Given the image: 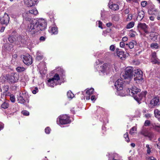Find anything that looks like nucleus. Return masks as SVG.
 Returning <instances> with one entry per match:
<instances>
[{
    "label": "nucleus",
    "instance_id": "obj_1",
    "mask_svg": "<svg viewBox=\"0 0 160 160\" xmlns=\"http://www.w3.org/2000/svg\"><path fill=\"white\" fill-rule=\"evenodd\" d=\"M38 14L37 10L34 8L25 12L22 14L24 19L30 22V23L28 25L27 31L32 35H34L40 31L45 29L47 27V22L44 19L33 20L30 17L33 15H36Z\"/></svg>",
    "mask_w": 160,
    "mask_h": 160
},
{
    "label": "nucleus",
    "instance_id": "obj_2",
    "mask_svg": "<svg viewBox=\"0 0 160 160\" xmlns=\"http://www.w3.org/2000/svg\"><path fill=\"white\" fill-rule=\"evenodd\" d=\"M57 73L55 74L53 77L48 80L47 82L48 85L50 87H53L55 86L58 84H60V77L64 75V72L61 67H58L56 69Z\"/></svg>",
    "mask_w": 160,
    "mask_h": 160
},
{
    "label": "nucleus",
    "instance_id": "obj_3",
    "mask_svg": "<svg viewBox=\"0 0 160 160\" xmlns=\"http://www.w3.org/2000/svg\"><path fill=\"white\" fill-rule=\"evenodd\" d=\"M114 65L111 64L109 63H104L102 65L101 64L99 65L98 66V70L99 72H101L103 73H106V74L112 73L113 72V68L115 69L116 68L114 67Z\"/></svg>",
    "mask_w": 160,
    "mask_h": 160
},
{
    "label": "nucleus",
    "instance_id": "obj_4",
    "mask_svg": "<svg viewBox=\"0 0 160 160\" xmlns=\"http://www.w3.org/2000/svg\"><path fill=\"white\" fill-rule=\"evenodd\" d=\"M133 68L132 67H127L125 70L124 73H122L120 74L121 78L124 79H128L130 80L133 76Z\"/></svg>",
    "mask_w": 160,
    "mask_h": 160
},
{
    "label": "nucleus",
    "instance_id": "obj_5",
    "mask_svg": "<svg viewBox=\"0 0 160 160\" xmlns=\"http://www.w3.org/2000/svg\"><path fill=\"white\" fill-rule=\"evenodd\" d=\"M57 123L61 125L70 123L71 121L70 117L66 114L59 116L57 119Z\"/></svg>",
    "mask_w": 160,
    "mask_h": 160
},
{
    "label": "nucleus",
    "instance_id": "obj_6",
    "mask_svg": "<svg viewBox=\"0 0 160 160\" xmlns=\"http://www.w3.org/2000/svg\"><path fill=\"white\" fill-rule=\"evenodd\" d=\"M120 3L116 0H110L108 3L110 8L112 10L117 11L119 9Z\"/></svg>",
    "mask_w": 160,
    "mask_h": 160
},
{
    "label": "nucleus",
    "instance_id": "obj_7",
    "mask_svg": "<svg viewBox=\"0 0 160 160\" xmlns=\"http://www.w3.org/2000/svg\"><path fill=\"white\" fill-rule=\"evenodd\" d=\"M133 75L135 77V80H141L142 79V72L139 69H135L134 70Z\"/></svg>",
    "mask_w": 160,
    "mask_h": 160
},
{
    "label": "nucleus",
    "instance_id": "obj_8",
    "mask_svg": "<svg viewBox=\"0 0 160 160\" xmlns=\"http://www.w3.org/2000/svg\"><path fill=\"white\" fill-rule=\"evenodd\" d=\"M19 75L16 73H12L9 75V81L11 83H14L18 82L19 79Z\"/></svg>",
    "mask_w": 160,
    "mask_h": 160
},
{
    "label": "nucleus",
    "instance_id": "obj_9",
    "mask_svg": "<svg viewBox=\"0 0 160 160\" xmlns=\"http://www.w3.org/2000/svg\"><path fill=\"white\" fill-rule=\"evenodd\" d=\"M123 78L121 79H118L115 83L114 86L118 91H121L123 89V85L124 81L123 80Z\"/></svg>",
    "mask_w": 160,
    "mask_h": 160
},
{
    "label": "nucleus",
    "instance_id": "obj_10",
    "mask_svg": "<svg viewBox=\"0 0 160 160\" xmlns=\"http://www.w3.org/2000/svg\"><path fill=\"white\" fill-rule=\"evenodd\" d=\"M140 133L145 137H148L150 140L153 138L154 134L152 132H149L146 128H143L140 132Z\"/></svg>",
    "mask_w": 160,
    "mask_h": 160
},
{
    "label": "nucleus",
    "instance_id": "obj_11",
    "mask_svg": "<svg viewBox=\"0 0 160 160\" xmlns=\"http://www.w3.org/2000/svg\"><path fill=\"white\" fill-rule=\"evenodd\" d=\"M23 62L26 65H31L32 62V57L28 54L23 55Z\"/></svg>",
    "mask_w": 160,
    "mask_h": 160
},
{
    "label": "nucleus",
    "instance_id": "obj_12",
    "mask_svg": "<svg viewBox=\"0 0 160 160\" xmlns=\"http://www.w3.org/2000/svg\"><path fill=\"white\" fill-rule=\"evenodd\" d=\"M140 90L136 87L134 86L132 87L131 88H128L127 90V92H129V94L131 95H132L134 97V96H136V94L140 92Z\"/></svg>",
    "mask_w": 160,
    "mask_h": 160
},
{
    "label": "nucleus",
    "instance_id": "obj_13",
    "mask_svg": "<svg viewBox=\"0 0 160 160\" xmlns=\"http://www.w3.org/2000/svg\"><path fill=\"white\" fill-rule=\"evenodd\" d=\"M138 28L139 29L142 30L145 34H148L149 33L148 27L145 23H139L138 24Z\"/></svg>",
    "mask_w": 160,
    "mask_h": 160
},
{
    "label": "nucleus",
    "instance_id": "obj_14",
    "mask_svg": "<svg viewBox=\"0 0 160 160\" xmlns=\"http://www.w3.org/2000/svg\"><path fill=\"white\" fill-rule=\"evenodd\" d=\"M147 93V92L146 91L142 92L138 96L136 95L134 96V98L138 103H141L140 102V101L143 98L145 97Z\"/></svg>",
    "mask_w": 160,
    "mask_h": 160
},
{
    "label": "nucleus",
    "instance_id": "obj_15",
    "mask_svg": "<svg viewBox=\"0 0 160 160\" xmlns=\"http://www.w3.org/2000/svg\"><path fill=\"white\" fill-rule=\"evenodd\" d=\"M10 18L8 15L5 13L3 17L0 18L1 23L2 24L7 25L9 21Z\"/></svg>",
    "mask_w": 160,
    "mask_h": 160
},
{
    "label": "nucleus",
    "instance_id": "obj_16",
    "mask_svg": "<svg viewBox=\"0 0 160 160\" xmlns=\"http://www.w3.org/2000/svg\"><path fill=\"white\" fill-rule=\"evenodd\" d=\"M94 92L93 88H90L86 90V96L87 100H89L90 99V96L92 95Z\"/></svg>",
    "mask_w": 160,
    "mask_h": 160
},
{
    "label": "nucleus",
    "instance_id": "obj_17",
    "mask_svg": "<svg viewBox=\"0 0 160 160\" xmlns=\"http://www.w3.org/2000/svg\"><path fill=\"white\" fill-rule=\"evenodd\" d=\"M117 56L121 59H123L126 58V55L124 52L119 49H116Z\"/></svg>",
    "mask_w": 160,
    "mask_h": 160
},
{
    "label": "nucleus",
    "instance_id": "obj_18",
    "mask_svg": "<svg viewBox=\"0 0 160 160\" xmlns=\"http://www.w3.org/2000/svg\"><path fill=\"white\" fill-rule=\"evenodd\" d=\"M159 99L158 97H156L151 101L150 104L151 105L152 107L158 105L159 102Z\"/></svg>",
    "mask_w": 160,
    "mask_h": 160
},
{
    "label": "nucleus",
    "instance_id": "obj_19",
    "mask_svg": "<svg viewBox=\"0 0 160 160\" xmlns=\"http://www.w3.org/2000/svg\"><path fill=\"white\" fill-rule=\"evenodd\" d=\"M151 62L154 64L158 63H159L158 60V59L157 57L156 53L155 52H153L152 54V57L151 58Z\"/></svg>",
    "mask_w": 160,
    "mask_h": 160
},
{
    "label": "nucleus",
    "instance_id": "obj_20",
    "mask_svg": "<svg viewBox=\"0 0 160 160\" xmlns=\"http://www.w3.org/2000/svg\"><path fill=\"white\" fill-rule=\"evenodd\" d=\"M38 0H24L25 3L28 7H31L36 4Z\"/></svg>",
    "mask_w": 160,
    "mask_h": 160
},
{
    "label": "nucleus",
    "instance_id": "obj_21",
    "mask_svg": "<svg viewBox=\"0 0 160 160\" xmlns=\"http://www.w3.org/2000/svg\"><path fill=\"white\" fill-rule=\"evenodd\" d=\"M148 13L150 15H156L159 14L158 10L154 7L149 9L148 11Z\"/></svg>",
    "mask_w": 160,
    "mask_h": 160
},
{
    "label": "nucleus",
    "instance_id": "obj_22",
    "mask_svg": "<svg viewBox=\"0 0 160 160\" xmlns=\"http://www.w3.org/2000/svg\"><path fill=\"white\" fill-rule=\"evenodd\" d=\"M9 75L6 74L2 76L0 78V81L2 82H3L6 81H9Z\"/></svg>",
    "mask_w": 160,
    "mask_h": 160
},
{
    "label": "nucleus",
    "instance_id": "obj_23",
    "mask_svg": "<svg viewBox=\"0 0 160 160\" xmlns=\"http://www.w3.org/2000/svg\"><path fill=\"white\" fill-rule=\"evenodd\" d=\"M17 98L18 103L22 104H24V103L25 101L23 98V97L21 95V93L18 96Z\"/></svg>",
    "mask_w": 160,
    "mask_h": 160
},
{
    "label": "nucleus",
    "instance_id": "obj_24",
    "mask_svg": "<svg viewBox=\"0 0 160 160\" xmlns=\"http://www.w3.org/2000/svg\"><path fill=\"white\" fill-rule=\"evenodd\" d=\"M154 113L155 117L160 121V111L158 109H156L154 110Z\"/></svg>",
    "mask_w": 160,
    "mask_h": 160
},
{
    "label": "nucleus",
    "instance_id": "obj_25",
    "mask_svg": "<svg viewBox=\"0 0 160 160\" xmlns=\"http://www.w3.org/2000/svg\"><path fill=\"white\" fill-rule=\"evenodd\" d=\"M136 42L133 40L129 43L126 44V45L128 46L130 49H132L134 48V45L136 44Z\"/></svg>",
    "mask_w": 160,
    "mask_h": 160
},
{
    "label": "nucleus",
    "instance_id": "obj_26",
    "mask_svg": "<svg viewBox=\"0 0 160 160\" xmlns=\"http://www.w3.org/2000/svg\"><path fill=\"white\" fill-rule=\"evenodd\" d=\"M150 47L153 49H158L160 48V46L156 42L152 43L150 45Z\"/></svg>",
    "mask_w": 160,
    "mask_h": 160
},
{
    "label": "nucleus",
    "instance_id": "obj_27",
    "mask_svg": "<svg viewBox=\"0 0 160 160\" xmlns=\"http://www.w3.org/2000/svg\"><path fill=\"white\" fill-rule=\"evenodd\" d=\"M43 55L40 52H38L37 53L36 59L38 61L42 59Z\"/></svg>",
    "mask_w": 160,
    "mask_h": 160
},
{
    "label": "nucleus",
    "instance_id": "obj_28",
    "mask_svg": "<svg viewBox=\"0 0 160 160\" xmlns=\"http://www.w3.org/2000/svg\"><path fill=\"white\" fill-rule=\"evenodd\" d=\"M51 32L52 34H56L58 33L57 28L55 27L51 28Z\"/></svg>",
    "mask_w": 160,
    "mask_h": 160
},
{
    "label": "nucleus",
    "instance_id": "obj_29",
    "mask_svg": "<svg viewBox=\"0 0 160 160\" xmlns=\"http://www.w3.org/2000/svg\"><path fill=\"white\" fill-rule=\"evenodd\" d=\"M144 12L142 11H139L138 13V18H139L140 19L142 20L144 16Z\"/></svg>",
    "mask_w": 160,
    "mask_h": 160
},
{
    "label": "nucleus",
    "instance_id": "obj_30",
    "mask_svg": "<svg viewBox=\"0 0 160 160\" xmlns=\"http://www.w3.org/2000/svg\"><path fill=\"white\" fill-rule=\"evenodd\" d=\"M67 95L68 98L70 99H72L74 97V94L71 91H68L67 94Z\"/></svg>",
    "mask_w": 160,
    "mask_h": 160
},
{
    "label": "nucleus",
    "instance_id": "obj_31",
    "mask_svg": "<svg viewBox=\"0 0 160 160\" xmlns=\"http://www.w3.org/2000/svg\"><path fill=\"white\" fill-rule=\"evenodd\" d=\"M134 22H131L127 24L126 28L127 29L132 28L134 26Z\"/></svg>",
    "mask_w": 160,
    "mask_h": 160
},
{
    "label": "nucleus",
    "instance_id": "obj_32",
    "mask_svg": "<svg viewBox=\"0 0 160 160\" xmlns=\"http://www.w3.org/2000/svg\"><path fill=\"white\" fill-rule=\"evenodd\" d=\"M25 68L23 67H18L16 68L17 71L18 72H21L25 70Z\"/></svg>",
    "mask_w": 160,
    "mask_h": 160
},
{
    "label": "nucleus",
    "instance_id": "obj_33",
    "mask_svg": "<svg viewBox=\"0 0 160 160\" xmlns=\"http://www.w3.org/2000/svg\"><path fill=\"white\" fill-rule=\"evenodd\" d=\"M146 147L147 148V153L148 154H150L151 153V146H150L149 145L147 144Z\"/></svg>",
    "mask_w": 160,
    "mask_h": 160
},
{
    "label": "nucleus",
    "instance_id": "obj_34",
    "mask_svg": "<svg viewBox=\"0 0 160 160\" xmlns=\"http://www.w3.org/2000/svg\"><path fill=\"white\" fill-rule=\"evenodd\" d=\"M9 105L8 102H5L2 104L1 107L2 108L6 109L8 107Z\"/></svg>",
    "mask_w": 160,
    "mask_h": 160
},
{
    "label": "nucleus",
    "instance_id": "obj_35",
    "mask_svg": "<svg viewBox=\"0 0 160 160\" xmlns=\"http://www.w3.org/2000/svg\"><path fill=\"white\" fill-rule=\"evenodd\" d=\"M137 128L135 127H133L130 129L129 133L130 134H132L135 132V131H136Z\"/></svg>",
    "mask_w": 160,
    "mask_h": 160
},
{
    "label": "nucleus",
    "instance_id": "obj_36",
    "mask_svg": "<svg viewBox=\"0 0 160 160\" xmlns=\"http://www.w3.org/2000/svg\"><path fill=\"white\" fill-rule=\"evenodd\" d=\"M10 100L12 102H14L15 101V96L13 94H10Z\"/></svg>",
    "mask_w": 160,
    "mask_h": 160
},
{
    "label": "nucleus",
    "instance_id": "obj_37",
    "mask_svg": "<svg viewBox=\"0 0 160 160\" xmlns=\"http://www.w3.org/2000/svg\"><path fill=\"white\" fill-rule=\"evenodd\" d=\"M124 137L125 139V140L128 142H129V139L128 137V132H127L124 135Z\"/></svg>",
    "mask_w": 160,
    "mask_h": 160
},
{
    "label": "nucleus",
    "instance_id": "obj_38",
    "mask_svg": "<svg viewBox=\"0 0 160 160\" xmlns=\"http://www.w3.org/2000/svg\"><path fill=\"white\" fill-rule=\"evenodd\" d=\"M22 114L25 116H28L29 114V112L26 110L23 111L22 112Z\"/></svg>",
    "mask_w": 160,
    "mask_h": 160
},
{
    "label": "nucleus",
    "instance_id": "obj_39",
    "mask_svg": "<svg viewBox=\"0 0 160 160\" xmlns=\"http://www.w3.org/2000/svg\"><path fill=\"white\" fill-rule=\"evenodd\" d=\"M141 4L142 7H144L147 5V2L145 1H143L141 2Z\"/></svg>",
    "mask_w": 160,
    "mask_h": 160
},
{
    "label": "nucleus",
    "instance_id": "obj_40",
    "mask_svg": "<svg viewBox=\"0 0 160 160\" xmlns=\"http://www.w3.org/2000/svg\"><path fill=\"white\" fill-rule=\"evenodd\" d=\"M45 131L46 134H49L50 132L51 129L49 127H47L45 129Z\"/></svg>",
    "mask_w": 160,
    "mask_h": 160
},
{
    "label": "nucleus",
    "instance_id": "obj_41",
    "mask_svg": "<svg viewBox=\"0 0 160 160\" xmlns=\"http://www.w3.org/2000/svg\"><path fill=\"white\" fill-rule=\"evenodd\" d=\"M126 44L123 42H121L120 43V47L121 48H124L125 46H126Z\"/></svg>",
    "mask_w": 160,
    "mask_h": 160
},
{
    "label": "nucleus",
    "instance_id": "obj_42",
    "mask_svg": "<svg viewBox=\"0 0 160 160\" xmlns=\"http://www.w3.org/2000/svg\"><path fill=\"white\" fill-rule=\"evenodd\" d=\"M132 15L131 14H128V17L127 18V20L128 21H130L132 19Z\"/></svg>",
    "mask_w": 160,
    "mask_h": 160
},
{
    "label": "nucleus",
    "instance_id": "obj_43",
    "mask_svg": "<svg viewBox=\"0 0 160 160\" xmlns=\"http://www.w3.org/2000/svg\"><path fill=\"white\" fill-rule=\"evenodd\" d=\"M158 132H160V125L156 126L154 128Z\"/></svg>",
    "mask_w": 160,
    "mask_h": 160
},
{
    "label": "nucleus",
    "instance_id": "obj_44",
    "mask_svg": "<svg viewBox=\"0 0 160 160\" xmlns=\"http://www.w3.org/2000/svg\"><path fill=\"white\" fill-rule=\"evenodd\" d=\"M8 41L11 42H13L14 41V38L12 37H10L8 38Z\"/></svg>",
    "mask_w": 160,
    "mask_h": 160
},
{
    "label": "nucleus",
    "instance_id": "obj_45",
    "mask_svg": "<svg viewBox=\"0 0 160 160\" xmlns=\"http://www.w3.org/2000/svg\"><path fill=\"white\" fill-rule=\"evenodd\" d=\"M150 124V121L149 120H146L144 123V125L145 126H148Z\"/></svg>",
    "mask_w": 160,
    "mask_h": 160
},
{
    "label": "nucleus",
    "instance_id": "obj_46",
    "mask_svg": "<svg viewBox=\"0 0 160 160\" xmlns=\"http://www.w3.org/2000/svg\"><path fill=\"white\" fill-rule=\"evenodd\" d=\"M110 50L112 51H113L115 50V46L114 45H112L110 47Z\"/></svg>",
    "mask_w": 160,
    "mask_h": 160
},
{
    "label": "nucleus",
    "instance_id": "obj_47",
    "mask_svg": "<svg viewBox=\"0 0 160 160\" xmlns=\"http://www.w3.org/2000/svg\"><path fill=\"white\" fill-rule=\"evenodd\" d=\"M38 91V89L36 87L35 88L34 90L32 91V93L34 94L36 93Z\"/></svg>",
    "mask_w": 160,
    "mask_h": 160
},
{
    "label": "nucleus",
    "instance_id": "obj_48",
    "mask_svg": "<svg viewBox=\"0 0 160 160\" xmlns=\"http://www.w3.org/2000/svg\"><path fill=\"white\" fill-rule=\"evenodd\" d=\"M4 124L0 122V130H2L4 128Z\"/></svg>",
    "mask_w": 160,
    "mask_h": 160
},
{
    "label": "nucleus",
    "instance_id": "obj_49",
    "mask_svg": "<svg viewBox=\"0 0 160 160\" xmlns=\"http://www.w3.org/2000/svg\"><path fill=\"white\" fill-rule=\"evenodd\" d=\"M102 23L100 21H98V27L101 29H102Z\"/></svg>",
    "mask_w": 160,
    "mask_h": 160
},
{
    "label": "nucleus",
    "instance_id": "obj_50",
    "mask_svg": "<svg viewBox=\"0 0 160 160\" xmlns=\"http://www.w3.org/2000/svg\"><path fill=\"white\" fill-rule=\"evenodd\" d=\"M128 40V38L127 37H124L122 39V42H125L127 41Z\"/></svg>",
    "mask_w": 160,
    "mask_h": 160
},
{
    "label": "nucleus",
    "instance_id": "obj_51",
    "mask_svg": "<svg viewBox=\"0 0 160 160\" xmlns=\"http://www.w3.org/2000/svg\"><path fill=\"white\" fill-rule=\"evenodd\" d=\"M111 155H110V154H109V153L107 155V156H108V157L109 158H113V160H118L117 159H115V157H113V158L111 156Z\"/></svg>",
    "mask_w": 160,
    "mask_h": 160
},
{
    "label": "nucleus",
    "instance_id": "obj_52",
    "mask_svg": "<svg viewBox=\"0 0 160 160\" xmlns=\"http://www.w3.org/2000/svg\"><path fill=\"white\" fill-rule=\"evenodd\" d=\"M91 96V99L92 101L93 102H94V101L95 100V96L94 95H92Z\"/></svg>",
    "mask_w": 160,
    "mask_h": 160
},
{
    "label": "nucleus",
    "instance_id": "obj_53",
    "mask_svg": "<svg viewBox=\"0 0 160 160\" xmlns=\"http://www.w3.org/2000/svg\"><path fill=\"white\" fill-rule=\"evenodd\" d=\"M158 141L159 142L157 144V146L158 149H160V138L158 139Z\"/></svg>",
    "mask_w": 160,
    "mask_h": 160
},
{
    "label": "nucleus",
    "instance_id": "obj_54",
    "mask_svg": "<svg viewBox=\"0 0 160 160\" xmlns=\"http://www.w3.org/2000/svg\"><path fill=\"white\" fill-rule=\"evenodd\" d=\"M148 160H157L155 158L153 157H150L148 158Z\"/></svg>",
    "mask_w": 160,
    "mask_h": 160
},
{
    "label": "nucleus",
    "instance_id": "obj_55",
    "mask_svg": "<svg viewBox=\"0 0 160 160\" xmlns=\"http://www.w3.org/2000/svg\"><path fill=\"white\" fill-rule=\"evenodd\" d=\"M151 115L150 114L148 113L145 114V116L147 118H148L151 117Z\"/></svg>",
    "mask_w": 160,
    "mask_h": 160
},
{
    "label": "nucleus",
    "instance_id": "obj_56",
    "mask_svg": "<svg viewBox=\"0 0 160 160\" xmlns=\"http://www.w3.org/2000/svg\"><path fill=\"white\" fill-rule=\"evenodd\" d=\"M129 9L128 8L126 9L124 11V13L126 14H128L129 12Z\"/></svg>",
    "mask_w": 160,
    "mask_h": 160
},
{
    "label": "nucleus",
    "instance_id": "obj_57",
    "mask_svg": "<svg viewBox=\"0 0 160 160\" xmlns=\"http://www.w3.org/2000/svg\"><path fill=\"white\" fill-rule=\"evenodd\" d=\"M43 65V66H44L45 65V63L44 62H41L40 63V64L39 65H38V68H40L41 69V65Z\"/></svg>",
    "mask_w": 160,
    "mask_h": 160
},
{
    "label": "nucleus",
    "instance_id": "obj_58",
    "mask_svg": "<svg viewBox=\"0 0 160 160\" xmlns=\"http://www.w3.org/2000/svg\"><path fill=\"white\" fill-rule=\"evenodd\" d=\"M112 25V24L111 22H109L106 24L107 26L108 27L111 26Z\"/></svg>",
    "mask_w": 160,
    "mask_h": 160
},
{
    "label": "nucleus",
    "instance_id": "obj_59",
    "mask_svg": "<svg viewBox=\"0 0 160 160\" xmlns=\"http://www.w3.org/2000/svg\"><path fill=\"white\" fill-rule=\"evenodd\" d=\"M45 39V37L43 36L41 37L40 38V40L41 41H44Z\"/></svg>",
    "mask_w": 160,
    "mask_h": 160
},
{
    "label": "nucleus",
    "instance_id": "obj_60",
    "mask_svg": "<svg viewBox=\"0 0 160 160\" xmlns=\"http://www.w3.org/2000/svg\"><path fill=\"white\" fill-rule=\"evenodd\" d=\"M5 27H2L0 29V32H3L5 30Z\"/></svg>",
    "mask_w": 160,
    "mask_h": 160
},
{
    "label": "nucleus",
    "instance_id": "obj_61",
    "mask_svg": "<svg viewBox=\"0 0 160 160\" xmlns=\"http://www.w3.org/2000/svg\"><path fill=\"white\" fill-rule=\"evenodd\" d=\"M129 35L132 38L134 37L135 36V34L132 33H130Z\"/></svg>",
    "mask_w": 160,
    "mask_h": 160
},
{
    "label": "nucleus",
    "instance_id": "obj_62",
    "mask_svg": "<svg viewBox=\"0 0 160 160\" xmlns=\"http://www.w3.org/2000/svg\"><path fill=\"white\" fill-rule=\"evenodd\" d=\"M150 19L152 21H153L154 20V18L153 16H151L149 17Z\"/></svg>",
    "mask_w": 160,
    "mask_h": 160
},
{
    "label": "nucleus",
    "instance_id": "obj_63",
    "mask_svg": "<svg viewBox=\"0 0 160 160\" xmlns=\"http://www.w3.org/2000/svg\"><path fill=\"white\" fill-rule=\"evenodd\" d=\"M12 57L14 58H16L17 57L18 55L17 54H14Z\"/></svg>",
    "mask_w": 160,
    "mask_h": 160
},
{
    "label": "nucleus",
    "instance_id": "obj_64",
    "mask_svg": "<svg viewBox=\"0 0 160 160\" xmlns=\"http://www.w3.org/2000/svg\"><path fill=\"white\" fill-rule=\"evenodd\" d=\"M131 146L132 147H135V143H132L131 144Z\"/></svg>",
    "mask_w": 160,
    "mask_h": 160
}]
</instances>
